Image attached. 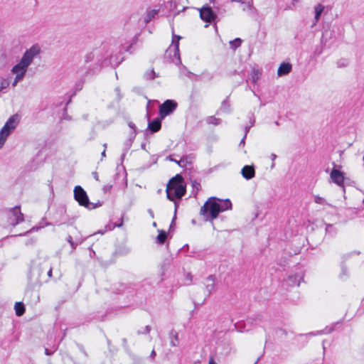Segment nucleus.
Masks as SVG:
<instances>
[{"mask_svg": "<svg viewBox=\"0 0 364 364\" xmlns=\"http://www.w3.org/2000/svg\"><path fill=\"white\" fill-rule=\"evenodd\" d=\"M41 51V48L38 44L33 45L25 51L19 62L11 70L15 75V78L12 83L13 86H16L19 81L23 79L28 67L31 65L34 58L40 54Z\"/></svg>", "mask_w": 364, "mask_h": 364, "instance_id": "1", "label": "nucleus"}, {"mask_svg": "<svg viewBox=\"0 0 364 364\" xmlns=\"http://www.w3.org/2000/svg\"><path fill=\"white\" fill-rule=\"evenodd\" d=\"M232 208V203L229 200H220L217 198H210L200 209L201 214L205 220L215 219L220 212Z\"/></svg>", "mask_w": 364, "mask_h": 364, "instance_id": "2", "label": "nucleus"}, {"mask_svg": "<svg viewBox=\"0 0 364 364\" xmlns=\"http://www.w3.org/2000/svg\"><path fill=\"white\" fill-rule=\"evenodd\" d=\"M186 193V188L183 182V178L180 175L173 177L166 187L167 197L173 200L175 198H181Z\"/></svg>", "mask_w": 364, "mask_h": 364, "instance_id": "3", "label": "nucleus"}, {"mask_svg": "<svg viewBox=\"0 0 364 364\" xmlns=\"http://www.w3.org/2000/svg\"><path fill=\"white\" fill-rule=\"evenodd\" d=\"M19 122L17 114L11 116L0 130V149L4 146L8 136L15 129Z\"/></svg>", "mask_w": 364, "mask_h": 364, "instance_id": "4", "label": "nucleus"}, {"mask_svg": "<svg viewBox=\"0 0 364 364\" xmlns=\"http://www.w3.org/2000/svg\"><path fill=\"white\" fill-rule=\"evenodd\" d=\"M6 216L10 225H17L20 222L23 220V215L22 214L20 207L16 206L6 211Z\"/></svg>", "mask_w": 364, "mask_h": 364, "instance_id": "5", "label": "nucleus"}, {"mask_svg": "<svg viewBox=\"0 0 364 364\" xmlns=\"http://www.w3.org/2000/svg\"><path fill=\"white\" fill-rule=\"evenodd\" d=\"M74 198L80 205L85 206V208H92L91 207V203L89 201L86 192L81 186H77L75 187Z\"/></svg>", "mask_w": 364, "mask_h": 364, "instance_id": "6", "label": "nucleus"}, {"mask_svg": "<svg viewBox=\"0 0 364 364\" xmlns=\"http://www.w3.org/2000/svg\"><path fill=\"white\" fill-rule=\"evenodd\" d=\"M177 103L173 100H167L159 107V115L161 119L171 114L176 108Z\"/></svg>", "mask_w": 364, "mask_h": 364, "instance_id": "7", "label": "nucleus"}, {"mask_svg": "<svg viewBox=\"0 0 364 364\" xmlns=\"http://www.w3.org/2000/svg\"><path fill=\"white\" fill-rule=\"evenodd\" d=\"M303 280V273L298 272L289 274L285 280L287 284L290 287L299 286L301 282Z\"/></svg>", "mask_w": 364, "mask_h": 364, "instance_id": "8", "label": "nucleus"}, {"mask_svg": "<svg viewBox=\"0 0 364 364\" xmlns=\"http://www.w3.org/2000/svg\"><path fill=\"white\" fill-rule=\"evenodd\" d=\"M330 177L332 181L336 183L338 186L341 187L344 186L345 178L343 173L341 171L333 168L331 172Z\"/></svg>", "mask_w": 364, "mask_h": 364, "instance_id": "9", "label": "nucleus"}, {"mask_svg": "<svg viewBox=\"0 0 364 364\" xmlns=\"http://www.w3.org/2000/svg\"><path fill=\"white\" fill-rule=\"evenodd\" d=\"M200 16L203 21L208 23L214 20L215 17V14L208 6H205L200 10Z\"/></svg>", "mask_w": 364, "mask_h": 364, "instance_id": "10", "label": "nucleus"}, {"mask_svg": "<svg viewBox=\"0 0 364 364\" xmlns=\"http://www.w3.org/2000/svg\"><path fill=\"white\" fill-rule=\"evenodd\" d=\"M241 174L243 178L250 180L255 176V171L253 166L246 165L241 170Z\"/></svg>", "mask_w": 364, "mask_h": 364, "instance_id": "11", "label": "nucleus"}, {"mask_svg": "<svg viewBox=\"0 0 364 364\" xmlns=\"http://www.w3.org/2000/svg\"><path fill=\"white\" fill-rule=\"evenodd\" d=\"M68 240L70 245L74 247V245H77L81 243L83 241V238L81 235H79L77 229H75L74 231L68 236Z\"/></svg>", "mask_w": 364, "mask_h": 364, "instance_id": "12", "label": "nucleus"}, {"mask_svg": "<svg viewBox=\"0 0 364 364\" xmlns=\"http://www.w3.org/2000/svg\"><path fill=\"white\" fill-rule=\"evenodd\" d=\"M168 237H171L170 229H168V231L160 230H159V234L156 237V242L158 244L162 245L165 243Z\"/></svg>", "mask_w": 364, "mask_h": 364, "instance_id": "13", "label": "nucleus"}, {"mask_svg": "<svg viewBox=\"0 0 364 364\" xmlns=\"http://www.w3.org/2000/svg\"><path fill=\"white\" fill-rule=\"evenodd\" d=\"M291 70V65L289 63H283L280 65L277 70V75L282 76L289 73Z\"/></svg>", "mask_w": 364, "mask_h": 364, "instance_id": "14", "label": "nucleus"}, {"mask_svg": "<svg viewBox=\"0 0 364 364\" xmlns=\"http://www.w3.org/2000/svg\"><path fill=\"white\" fill-rule=\"evenodd\" d=\"M205 288L208 295L213 291L215 288V279L213 276L210 275L207 278Z\"/></svg>", "mask_w": 364, "mask_h": 364, "instance_id": "15", "label": "nucleus"}, {"mask_svg": "<svg viewBox=\"0 0 364 364\" xmlns=\"http://www.w3.org/2000/svg\"><path fill=\"white\" fill-rule=\"evenodd\" d=\"M161 121L158 119H154L149 124V129L153 132H158L161 129Z\"/></svg>", "mask_w": 364, "mask_h": 364, "instance_id": "16", "label": "nucleus"}, {"mask_svg": "<svg viewBox=\"0 0 364 364\" xmlns=\"http://www.w3.org/2000/svg\"><path fill=\"white\" fill-rule=\"evenodd\" d=\"M14 309L18 316H22L25 312V308L22 302H16Z\"/></svg>", "mask_w": 364, "mask_h": 364, "instance_id": "17", "label": "nucleus"}, {"mask_svg": "<svg viewBox=\"0 0 364 364\" xmlns=\"http://www.w3.org/2000/svg\"><path fill=\"white\" fill-rule=\"evenodd\" d=\"M170 336H171V345L172 346H177L179 343L178 333L176 331H172L170 333Z\"/></svg>", "mask_w": 364, "mask_h": 364, "instance_id": "18", "label": "nucleus"}, {"mask_svg": "<svg viewBox=\"0 0 364 364\" xmlns=\"http://www.w3.org/2000/svg\"><path fill=\"white\" fill-rule=\"evenodd\" d=\"M323 9H324V7L320 4L317 5L315 7V18L316 21H318V18H320L321 14L323 11Z\"/></svg>", "mask_w": 364, "mask_h": 364, "instance_id": "19", "label": "nucleus"}, {"mask_svg": "<svg viewBox=\"0 0 364 364\" xmlns=\"http://www.w3.org/2000/svg\"><path fill=\"white\" fill-rule=\"evenodd\" d=\"M242 41L240 38H235L233 41H231L230 42V45L231 48L233 50H235L237 48L240 47L241 45Z\"/></svg>", "mask_w": 364, "mask_h": 364, "instance_id": "20", "label": "nucleus"}, {"mask_svg": "<svg viewBox=\"0 0 364 364\" xmlns=\"http://www.w3.org/2000/svg\"><path fill=\"white\" fill-rule=\"evenodd\" d=\"M9 82L6 79L0 77V92L4 89L6 88L9 86Z\"/></svg>", "mask_w": 364, "mask_h": 364, "instance_id": "21", "label": "nucleus"}, {"mask_svg": "<svg viewBox=\"0 0 364 364\" xmlns=\"http://www.w3.org/2000/svg\"><path fill=\"white\" fill-rule=\"evenodd\" d=\"M156 14V11L155 10H152L151 11H149L148 14H147V16H146V18H145V21L147 23L149 22V21H151V19L152 18L154 17V16Z\"/></svg>", "mask_w": 364, "mask_h": 364, "instance_id": "22", "label": "nucleus"}, {"mask_svg": "<svg viewBox=\"0 0 364 364\" xmlns=\"http://www.w3.org/2000/svg\"><path fill=\"white\" fill-rule=\"evenodd\" d=\"M314 200L318 204H324L326 202L325 199L320 196H316Z\"/></svg>", "mask_w": 364, "mask_h": 364, "instance_id": "23", "label": "nucleus"}, {"mask_svg": "<svg viewBox=\"0 0 364 364\" xmlns=\"http://www.w3.org/2000/svg\"><path fill=\"white\" fill-rule=\"evenodd\" d=\"M208 123L216 125L219 124V119L215 117H211L208 119Z\"/></svg>", "mask_w": 364, "mask_h": 364, "instance_id": "24", "label": "nucleus"}, {"mask_svg": "<svg viewBox=\"0 0 364 364\" xmlns=\"http://www.w3.org/2000/svg\"><path fill=\"white\" fill-rule=\"evenodd\" d=\"M151 331V327L149 326H146L144 327V329L143 331H139V334H144V333H148Z\"/></svg>", "mask_w": 364, "mask_h": 364, "instance_id": "25", "label": "nucleus"}, {"mask_svg": "<svg viewBox=\"0 0 364 364\" xmlns=\"http://www.w3.org/2000/svg\"><path fill=\"white\" fill-rule=\"evenodd\" d=\"M175 38H177V42L175 43V50H178V40L180 39V37L176 36H173V42L175 41Z\"/></svg>", "mask_w": 364, "mask_h": 364, "instance_id": "26", "label": "nucleus"}, {"mask_svg": "<svg viewBox=\"0 0 364 364\" xmlns=\"http://www.w3.org/2000/svg\"><path fill=\"white\" fill-rule=\"evenodd\" d=\"M208 364H218L213 357L209 358Z\"/></svg>", "mask_w": 364, "mask_h": 364, "instance_id": "27", "label": "nucleus"}, {"mask_svg": "<svg viewBox=\"0 0 364 364\" xmlns=\"http://www.w3.org/2000/svg\"><path fill=\"white\" fill-rule=\"evenodd\" d=\"M104 147H105V149H104V151L102 152V157H105V148L107 147V144H104Z\"/></svg>", "mask_w": 364, "mask_h": 364, "instance_id": "28", "label": "nucleus"}, {"mask_svg": "<svg viewBox=\"0 0 364 364\" xmlns=\"http://www.w3.org/2000/svg\"><path fill=\"white\" fill-rule=\"evenodd\" d=\"M155 356H156V352L154 350H153L151 353V358H154Z\"/></svg>", "mask_w": 364, "mask_h": 364, "instance_id": "29", "label": "nucleus"}, {"mask_svg": "<svg viewBox=\"0 0 364 364\" xmlns=\"http://www.w3.org/2000/svg\"><path fill=\"white\" fill-rule=\"evenodd\" d=\"M48 277H51L52 276V269H50L49 271L48 272Z\"/></svg>", "mask_w": 364, "mask_h": 364, "instance_id": "30", "label": "nucleus"}, {"mask_svg": "<svg viewBox=\"0 0 364 364\" xmlns=\"http://www.w3.org/2000/svg\"><path fill=\"white\" fill-rule=\"evenodd\" d=\"M271 157H272V160H274V159H276V155H275V154H272L271 155Z\"/></svg>", "mask_w": 364, "mask_h": 364, "instance_id": "31", "label": "nucleus"}, {"mask_svg": "<svg viewBox=\"0 0 364 364\" xmlns=\"http://www.w3.org/2000/svg\"><path fill=\"white\" fill-rule=\"evenodd\" d=\"M45 353L46 355H50V353H49V350L47 348H46Z\"/></svg>", "mask_w": 364, "mask_h": 364, "instance_id": "32", "label": "nucleus"}, {"mask_svg": "<svg viewBox=\"0 0 364 364\" xmlns=\"http://www.w3.org/2000/svg\"><path fill=\"white\" fill-rule=\"evenodd\" d=\"M95 178H96V180H98V177L97 175L95 176Z\"/></svg>", "mask_w": 364, "mask_h": 364, "instance_id": "33", "label": "nucleus"}, {"mask_svg": "<svg viewBox=\"0 0 364 364\" xmlns=\"http://www.w3.org/2000/svg\"><path fill=\"white\" fill-rule=\"evenodd\" d=\"M153 225H154V226H156V223H155V222H154V223H153Z\"/></svg>", "mask_w": 364, "mask_h": 364, "instance_id": "34", "label": "nucleus"}, {"mask_svg": "<svg viewBox=\"0 0 364 364\" xmlns=\"http://www.w3.org/2000/svg\"><path fill=\"white\" fill-rule=\"evenodd\" d=\"M98 233L103 234L104 232H101V231H98Z\"/></svg>", "mask_w": 364, "mask_h": 364, "instance_id": "35", "label": "nucleus"}, {"mask_svg": "<svg viewBox=\"0 0 364 364\" xmlns=\"http://www.w3.org/2000/svg\"><path fill=\"white\" fill-rule=\"evenodd\" d=\"M211 1H213L214 0H210Z\"/></svg>", "mask_w": 364, "mask_h": 364, "instance_id": "36", "label": "nucleus"}]
</instances>
